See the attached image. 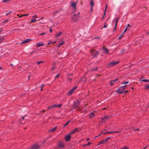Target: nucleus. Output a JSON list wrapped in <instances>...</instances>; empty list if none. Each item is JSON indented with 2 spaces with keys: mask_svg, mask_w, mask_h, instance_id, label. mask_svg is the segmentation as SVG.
I'll list each match as a JSON object with an SVG mask.
<instances>
[{
  "mask_svg": "<svg viewBox=\"0 0 149 149\" xmlns=\"http://www.w3.org/2000/svg\"><path fill=\"white\" fill-rule=\"evenodd\" d=\"M11 13V11H10L9 13H8L6 14V15H8L9 14H10V13Z\"/></svg>",
  "mask_w": 149,
  "mask_h": 149,
  "instance_id": "052dcab7",
  "label": "nucleus"
},
{
  "mask_svg": "<svg viewBox=\"0 0 149 149\" xmlns=\"http://www.w3.org/2000/svg\"><path fill=\"white\" fill-rule=\"evenodd\" d=\"M73 75V74H70L68 75V77H69V76H72Z\"/></svg>",
  "mask_w": 149,
  "mask_h": 149,
  "instance_id": "0e129e2a",
  "label": "nucleus"
},
{
  "mask_svg": "<svg viewBox=\"0 0 149 149\" xmlns=\"http://www.w3.org/2000/svg\"><path fill=\"white\" fill-rule=\"evenodd\" d=\"M89 139V138H87L86 139V141H88Z\"/></svg>",
  "mask_w": 149,
  "mask_h": 149,
  "instance_id": "69168bd1",
  "label": "nucleus"
},
{
  "mask_svg": "<svg viewBox=\"0 0 149 149\" xmlns=\"http://www.w3.org/2000/svg\"><path fill=\"white\" fill-rule=\"evenodd\" d=\"M76 88L77 87H74L71 90L67 93V95H71Z\"/></svg>",
  "mask_w": 149,
  "mask_h": 149,
  "instance_id": "0eeeda50",
  "label": "nucleus"
},
{
  "mask_svg": "<svg viewBox=\"0 0 149 149\" xmlns=\"http://www.w3.org/2000/svg\"><path fill=\"white\" fill-rule=\"evenodd\" d=\"M102 134V132L100 134H99V135L97 136H96L95 138H97V137H98L99 136H100Z\"/></svg>",
  "mask_w": 149,
  "mask_h": 149,
  "instance_id": "3c124183",
  "label": "nucleus"
},
{
  "mask_svg": "<svg viewBox=\"0 0 149 149\" xmlns=\"http://www.w3.org/2000/svg\"><path fill=\"white\" fill-rule=\"evenodd\" d=\"M67 80L69 81H70L72 80V79L71 78H70L69 77H68Z\"/></svg>",
  "mask_w": 149,
  "mask_h": 149,
  "instance_id": "c9c22d12",
  "label": "nucleus"
},
{
  "mask_svg": "<svg viewBox=\"0 0 149 149\" xmlns=\"http://www.w3.org/2000/svg\"><path fill=\"white\" fill-rule=\"evenodd\" d=\"M111 118V116H105L104 118H101V123H104V122L106 121V120L110 119Z\"/></svg>",
  "mask_w": 149,
  "mask_h": 149,
  "instance_id": "f257e3e1",
  "label": "nucleus"
},
{
  "mask_svg": "<svg viewBox=\"0 0 149 149\" xmlns=\"http://www.w3.org/2000/svg\"><path fill=\"white\" fill-rule=\"evenodd\" d=\"M107 133H108V134H113L114 133L113 132H107Z\"/></svg>",
  "mask_w": 149,
  "mask_h": 149,
  "instance_id": "37998d69",
  "label": "nucleus"
},
{
  "mask_svg": "<svg viewBox=\"0 0 149 149\" xmlns=\"http://www.w3.org/2000/svg\"><path fill=\"white\" fill-rule=\"evenodd\" d=\"M127 28H126V29H125V30L124 31V32H123V34H124V33H125V32L126 31H127Z\"/></svg>",
  "mask_w": 149,
  "mask_h": 149,
  "instance_id": "8fccbe9b",
  "label": "nucleus"
},
{
  "mask_svg": "<svg viewBox=\"0 0 149 149\" xmlns=\"http://www.w3.org/2000/svg\"><path fill=\"white\" fill-rule=\"evenodd\" d=\"M52 43V41H50L49 42L48 44H47V45H49L50 44H51V43Z\"/></svg>",
  "mask_w": 149,
  "mask_h": 149,
  "instance_id": "09e8293b",
  "label": "nucleus"
},
{
  "mask_svg": "<svg viewBox=\"0 0 149 149\" xmlns=\"http://www.w3.org/2000/svg\"><path fill=\"white\" fill-rule=\"evenodd\" d=\"M70 121L69 120V121H68V122H67L65 124H64V125H63L64 127H66L67 126V125L69 124V123L70 122Z\"/></svg>",
  "mask_w": 149,
  "mask_h": 149,
  "instance_id": "b1692460",
  "label": "nucleus"
},
{
  "mask_svg": "<svg viewBox=\"0 0 149 149\" xmlns=\"http://www.w3.org/2000/svg\"><path fill=\"white\" fill-rule=\"evenodd\" d=\"M129 81H125V82L123 83H122V84H127L128 83Z\"/></svg>",
  "mask_w": 149,
  "mask_h": 149,
  "instance_id": "c03bdc74",
  "label": "nucleus"
},
{
  "mask_svg": "<svg viewBox=\"0 0 149 149\" xmlns=\"http://www.w3.org/2000/svg\"><path fill=\"white\" fill-rule=\"evenodd\" d=\"M118 80V79L117 78H116L115 79L112 80L110 81V85L111 86H112L114 82H115L116 81Z\"/></svg>",
  "mask_w": 149,
  "mask_h": 149,
  "instance_id": "4468645a",
  "label": "nucleus"
},
{
  "mask_svg": "<svg viewBox=\"0 0 149 149\" xmlns=\"http://www.w3.org/2000/svg\"><path fill=\"white\" fill-rule=\"evenodd\" d=\"M53 30L51 29V28L50 29L49 31L50 32H51Z\"/></svg>",
  "mask_w": 149,
  "mask_h": 149,
  "instance_id": "e2e57ef3",
  "label": "nucleus"
},
{
  "mask_svg": "<svg viewBox=\"0 0 149 149\" xmlns=\"http://www.w3.org/2000/svg\"><path fill=\"white\" fill-rule=\"evenodd\" d=\"M45 33H41L39 35H44V34Z\"/></svg>",
  "mask_w": 149,
  "mask_h": 149,
  "instance_id": "13d9d810",
  "label": "nucleus"
},
{
  "mask_svg": "<svg viewBox=\"0 0 149 149\" xmlns=\"http://www.w3.org/2000/svg\"><path fill=\"white\" fill-rule=\"evenodd\" d=\"M89 117L90 118H93L95 115V114L93 112H92L89 114Z\"/></svg>",
  "mask_w": 149,
  "mask_h": 149,
  "instance_id": "9b49d317",
  "label": "nucleus"
},
{
  "mask_svg": "<svg viewBox=\"0 0 149 149\" xmlns=\"http://www.w3.org/2000/svg\"><path fill=\"white\" fill-rule=\"evenodd\" d=\"M133 130L134 131H136L139 130V128H137V129H133Z\"/></svg>",
  "mask_w": 149,
  "mask_h": 149,
  "instance_id": "ea45409f",
  "label": "nucleus"
},
{
  "mask_svg": "<svg viewBox=\"0 0 149 149\" xmlns=\"http://www.w3.org/2000/svg\"><path fill=\"white\" fill-rule=\"evenodd\" d=\"M91 144V143H90L89 142H88V143L87 144L85 145H84V146H86L89 145H90Z\"/></svg>",
  "mask_w": 149,
  "mask_h": 149,
  "instance_id": "49530a36",
  "label": "nucleus"
},
{
  "mask_svg": "<svg viewBox=\"0 0 149 149\" xmlns=\"http://www.w3.org/2000/svg\"><path fill=\"white\" fill-rule=\"evenodd\" d=\"M99 38H100V37L98 36H96L95 38H96V39H98Z\"/></svg>",
  "mask_w": 149,
  "mask_h": 149,
  "instance_id": "680f3d73",
  "label": "nucleus"
},
{
  "mask_svg": "<svg viewBox=\"0 0 149 149\" xmlns=\"http://www.w3.org/2000/svg\"><path fill=\"white\" fill-rule=\"evenodd\" d=\"M40 148V146L38 144H36L34 145L32 148V149H38Z\"/></svg>",
  "mask_w": 149,
  "mask_h": 149,
  "instance_id": "9d476101",
  "label": "nucleus"
},
{
  "mask_svg": "<svg viewBox=\"0 0 149 149\" xmlns=\"http://www.w3.org/2000/svg\"><path fill=\"white\" fill-rule=\"evenodd\" d=\"M118 63L119 62L118 61L116 62L114 61H112L108 64L107 67L108 68H109L116 65H117Z\"/></svg>",
  "mask_w": 149,
  "mask_h": 149,
  "instance_id": "f03ea898",
  "label": "nucleus"
},
{
  "mask_svg": "<svg viewBox=\"0 0 149 149\" xmlns=\"http://www.w3.org/2000/svg\"><path fill=\"white\" fill-rule=\"evenodd\" d=\"M58 147L61 148H63L64 147V145L61 142H60Z\"/></svg>",
  "mask_w": 149,
  "mask_h": 149,
  "instance_id": "dca6fc26",
  "label": "nucleus"
},
{
  "mask_svg": "<svg viewBox=\"0 0 149 149\" xmlns=\"http://www.w3.org/2000/svg\"><path fill=\"white\" fill-rule=\"evenodd\" d=\"M45 86V84H42L41 85V86H40V88H42L43 87Z\"/></svg>",
  "mask_w": 149,
  "mask_h": 149,
  "instance_id": "79ce46f5",
  "label": "nucleus"
},
{
  "mask_svg": "<svg viewBox=\"0 0 149 149\" xmlns=\"http://www.w3.org/2000/svg\"><path fill=\"white\" fill-rule=\"evenodd\" d=\"M71 134H70V133L69 134L65 136V139L66 141H68L70 140L71 138V136H70Z\"/></svg>",
  "mask_w": 149,
  "mask_h": 149,
  "instance_id": "6e6552de",
  "label": "nucleus"
},
{
  "mask_svg": "<svg viewBox=\"0 0 149 149\" xmlns=\"http://www.w3.org/2000/svg\"><path fill=\"white\" fill-rule=\"evenodd\" d=\"M37 47H40V46H43L44 45V44L42 43H38L36 44Z\"/></svg>",
  "mask_w": 149,
  "mask_h": 149,
  "instance_id": "a211bd4d",
  "label": "nucleus"
},
{
  "mask_svg": "<svg viewBox=\"0 0 149 149\" xmlns=\"http://www.w3.org/2000/svg\"><path fill=\"white\" fill-rule=\"evenodd\" d=\"M129 27H130V26L129 24H128L126 26V28L128 29Z\"/></svg>",
  "mask_w": 149,
  "mask_h": 149,
  "instance_id": "4c0bfd02",
  "label": "nucleus"
},
{
  "mask_svg": "<svg viewBox=\"0 0 149 149\" xmlns=\"http://www.w3.org/2000/svg\"><path fill=\"white\" fill-rule=\"evenodd\" d=\"M141 81L146 82H149V79H142L141 80Z\"/></svg>",
  "mask_w": 149,
  "mask_h": 149,
  "instance_id": "bb28decb",
  "label": "nucleus"
},
{
  "mask_svg": "<svg viewBox=\"0 0 149 149\" xmlns=\"http://www.w3.org/2000/svg\"><path fill=\"white\" fill-rule=\"evenodd\" d=\"M58 11H56L55 12H54V15L56 14L57 13H58Z\"/></svg>",
  "mask_w": 149,
  "mask_h": 149,
  "instance_id": "4d7b16f0",
  "label": "nucleus"
},
{
  "mask_svg": "<svg viewBox=\"0 0 149 149\" xmlns=\"http://www.w3.org/2000/svg\"><path fill=\"white\" fill-rule=\"evenodd\" d=\"M62 34V32H59L58 33L56 34V37H57L58 36H60Z\"/></svg>",
  "mask_w": 149,
  "mask_h": 149,
  "instance_id": "6ab92c4d",
  "label": "nucleus"
},
{
  "mask_svg": "<svg viewBox=\"0 0 149 149\" xmlns=\"http://www.w3.org/2000/svg\"><path fill=\"white\" fill-rule=\"evenodd\" d=\"M128 148L127 147H126L125 146H124L122 148H120V149H128Z\"/></svg>",
  "mask_w": 149,
  "mask_h": 149,
  "instance_id": "473e14b6",
  "label": "nucleus"
},
{
  "mask_svg": "<svg viewBox=\"0 0 149 149\" xmlns=\"http://www.w3.org/2000/svg\"><path fill=\"white\" fill-rule=\"evenodd\" d=\"M116 26H115V28H114L113 29V30L114 31H115V30H116Z\"/></svg>",
  "mask_w": 149,
  "mask_h": 149,
  "instance_id": "338daca9",
  "label": "nucleus"
},
{
  "mask_svg": "<svg viewBox=\"0 0 149 149\" xmlns=\"http://www.w3.org/2000/svg\"><path fill=\"white\" fill-rule=\"evenodd\" d=\"M79 105V102L77 100L75 102H74V106L73 109H75L76 107H78Z\"/></svg>",
  "mask_w": 149,
  "mask_h": 149,
  "instance_id": "1a4fd4ad",
  "label": "nucleus"
},
{
  "mask_svg": "<svg viewBox=\"0 0 149 149\" xmlns=\"http://www.w3.org/2000/svg\"><path fill=\"white\" fill-rule=\"evenodd\" d=\"M145 89H149V85H146L145 86Z\"/></svg>",
  "mask_w": 149,
  "mask_h": 149,
  "instance_id": "f704fd0d",
  "label": "nucleus"
},
{
  "mask_svg": "<svg viewBox=\"0 0 149 149\" xmlns=\"http://www.w3.org/2000/svg\"><path fill=\"white\" fill-rule=\"evenodd\" d=\"M116 92H118V93L120 94L123 93V90H117L116 91Z\"/></svg>",
  "mask_w": 149,
  "mask_h": 149,
  "instance_id": "5701e85b",
  "label": "nucleus"
},
{
  "mask_svg": "<svg viewBox=\"0 0 149 149\" xmlns=\"http://www.w3.org/2000/svg\"><path fill=\"white\" fill-rule=\"evenodd\" d=\"M121 131H114L113 132H114V133H119Z\"/></svg>",
  "mask_w": 149,
  "mask_h": 149,
  "instance_id": "603ef678",
  "label": "nucleus"
},
{
  "mask_svg": "<svg viewBox=\"0 0 149 149\" xmlns=\"http://www.w3.org/2000/svg\"><path fill=\"white\" fill-rule=\"evenodd\" d=\"M91 52L92 54V55L93 57L96 56L98 54V52L97 51H95L94 50H92Z\"/></svg>",
  "mask_w": 149,
  "mask_h": 149,
  "instance_id": "39448f33",
  "label": "nucleus"
},
{
  "mask_svg": "<svg viewBox=\"0 0 149 149\" xmlns=\"http://www.w3.org/2000/svg\"><path fill=\"white\" fill-rule=\"evenodd\" d=\"M91 10H92V8H93V6L94 5V3H93V2L92 1H91Z\"/></svg>",
  "mask_w": 149,
  "mask_h": 149,
  "instance_id": "cd10ccee",
  "label": "nucleus"
},
{
  "mask_svg": "<svg viewBox=\"0 0 149 149\" xmlns=\"http://www.w3.org/2000/svg\"><path fill=\"white\" fill-rule=\"evenodd\" d=\"M54 107H53V105L49 107H48V110H49L52 109V108H54Z\"/></svg>",
  "mask_w": 149,
  "mask_h": 149,
  "instance_id": "72a5a7b5",
  "label": "nucleus"
},
{
  "mask_svg": "<svg viewBox=\"0 0 149 149\" xmlns=\"http://www.w3.org/2000/svg\"><path fill=\"white\" fill-rule=\"evenodd\" d=\"M59 74H58L55 77V78H57L59 76Z\"/></svg>",
  "mask_w": 149,
  "mask_h": 149,
  "instance_id": "5fc2aeb1",
  "label": "nucleus"
},
{
  "mask_svg": "<svg viewBox=\"0 0 149 149\" xmlns=\"http://www.w3.org/2000/svg\"><path fill=\"white\" fill-rule=\"evenodd\" d=\"M57 129V127H56L54 128H52L51 129L49 130V132H54V131H55Z\"/></svg>",
  "mask_w": 149,
  "mask_h": 149,
  "instance_id": "f3484780",
  "label": "nucleus"
},
{
  "mask_svg": "<svg viewBox=\"0 0 149 149\" xmlns=\"http://www.w3.org/2000/svg\"><path fill=\"white\" fill-rule=\"evenodd\" d=\"M77 3V2H71L70 5L72 8H73L75 10L76 9V4Z\"/></svg>",
  "mask_w": 149,
  "mask_h": 149,
  "instance_id": "423d86ee",
  "label": "nucleus"
},
{
  "mask_svg": "<svg viewBox=\"0 0 149 149\" xmlns=\"http://www.w3.org/2000/svg\"><path fill=\"white\" fill-rule=\"evenodd\" d=\"M79 17V14L77 15H74L72 17V20L74 22H76L77 21Z\"/></svg>",
  "mask_w": 149,
  "mask_h": 149,
  "instance_id": "7ed1b4c3",
  "label": "nucleus"
},
{
  "mask_svg": "<svg viewBox=\"0 0 149 149\" xmlns=\"http://www.w3.org/2000/svg\"><path fill=\"white\" fill-rule=\"evenodd\" d=\"M86 78L83 77L81 78V81H84L86 80Z\"/></svg>",
  "mask_w": 149,
  "mask_h": 149,
  "instance_id": "7c9ffc66",
  "label": "nucleus"
},
{
  "mask_svg": "<svg viewBox=\"0 0 149 149\" xmlns=\"http://www.w3.org/2000/svg\"><path fill=\"white\" fill-rule=\"evenodd\" d=\"M110 137H107L106 139V140L108 142V140L109 139H110Z\"/></svg>",
  "mask_w": 149,
  "mask_h": 149,
  "instance_id": "de8ad7c7",
  "label": "nucleus"
},
{
  "mask_svg": "<svg viewBox=\"0 0 149 149\" xmlns=\"http://www.w3.org/2000/svg\"><path fill=\"white\" fill-rule=\"evenodd\" d=\"M107 4H106V7H105V11H104V16L105 15L106 10L107 8Z\"/></svg>",
  "mask_w": 149,
  "mask_h": 149,
  "instance_id": "c85d7f7f",
  "label": "nucleus"
},
{
  "mask_svg": "<svg viewBox=\"0 0 149 149\" xmlns=\"http://www.w3.org/2000/svg\"><path fill=\"white\" fill-rule=\"evenodd\" d=\"M127 86V85H125V86H122V87H120V89H121V88H125V86Z\"/></svg>",
  "mask_w": 149,
  "mask_h": 149,
  "instance_id": "a18cd8bd",
  "label": "nucleus"
},
{
  "mask_svg": "<svg viewBox=\"0 0 149 149\" xmlns=\"http://www.w3.org/2000/svg\"><path fill=\"white\" fill-rule=\"evenodd\" d=\"M118 18H116L115 19H114L113 21V22H115V26L116 27L117 23L118 21Z\"/></svg>",
  "mask_w": 149,
  "mask_h": 149,
  "instance_id": "2eb2a0df",
  "label": "nucleus"
},
{
  "mask_svg": "<svg viewBox=\"0 0 149 149\" xmlns=\"http://www.w3.org/2000/svg\"><path fill=\"white\" fill-rule=\"evenodd\" d=\"M33 18H36L37 17V16L36 15H34L33 16Z\"/></svg>",
  "mask_w": 149,
  "mask_h": 149,
  "instance_id": "6e6d98bb",
  "label": "nucleus"
},
{
  "mask_svg": "<svg viewBox=\"0 0 149 149\" xmlns=\"http://www.w3.org/2000/svg\"><path fill=\"white\" fill-rule=\"evenodd\" d=\"M62 106V104H60L59 105H53V107H59L60 108Z\"/></svg>",
  "mask_w": 149,
  "mask_h": 149,
  "instance_id": "aec40b11",
  "label": "nucleus"
},
{
  "mask_svg": "<svg viewBox=\"0 0 149 149\" xmlns=\"http://www.w3.org/2000/svg\"><path fill=\"white\" fill-rule=\"evenodd\" d=\"M9 0H3L2 1L5 3H8Z\"/></svg>",
  "mask_w": 149,
  "mask_h": 149,
  "instance_id": "c756f323",
  "label": "nucleus"
},
{
  "mask_svg": "<svg viewBox=\"0 0 149 149\" xmlns=\"http://www.w3.org/2000/svg\"><path fill=\"white\" fill-rule=\"evenodd\" d=\"M3 39H4V38H3V37L0 38V43L3 40Z\"/></svg>",
  "mask_w": 149,
  "mask_h": 149,
  "instance_id": "e433bc0d",
  "label": "nucleus"
},
{
  "mask_svg": "<svg viewBox=\"0 0 149 149\" xmlns=\"http://www.w3.org/2000/svg\"><path fill=\"white\" fill-rule=\"evenodd\" d=\"M64 43V42L63 41H62L61 43H60V46H61L62 45H63Z\"/></svg>",
  "mask_w": 149,
  "mask_h": 149,
  "instance_id": "a19ab883",
  "label": "nucleus"
},
{
  "mask_svg": "<svg viewBox=\"0 0 149 149\" xmlns=\"http://www.w3.org/2000/svg\"><path fill=\"white\" fill-rule=\"evenodd\" d=\"M36 62L38 63V65L40 63H43V62L42 61H40V62H39L38 61H36Z\"/></svg>",
  "mask_w": 149,
  "mask_h": 149,
  "instance_id": "58836bf2",
  "label": "nucleus"
},
{
  "mask_svg": "<svg viewBox=\"0 0 149 149\" xmlns=\"http://www.w3.org/2000/svg\"><path fill=\"white\" fill-rule=\"evenodd\" d=\"M31 40V39H26L24 41H23L21 43H28L29 42V41H30Z\"/></svg>",
  "mask_w": 149,
  "mask_h": 149,
  "instance_id": "ddd939ff",
  "label": "nucleus"
},
{
  "mask_svg": "<svg viewBox=\"0 0 149 149\" xmlns=\"http://www.w3.org/2000/svg\"><path fill=\"white\" fill-rule=\"evenodd\" d=\"M36 21V19H35L33 18L31 20V23H34Z\"/></svg>",
  "mask_w": 149,
  "mask_h": 149,
  "instance_id": "a878e982",
  "label": "nucleus"
},
{
  "mask_svg": "<svg viewBox=\"0 0 149 149\" xmlns=\"http://www.w3.org/2000/svg\"><path fill=\"white\" fill-rule=\"evenodd\" d=\"M124 34L122 33L119 37L118 38L119 39H121L124 37Z\"/></svg>",
  "mask_w": 149,
  "mask_h": 149,
  "instance_id": "393cba45",
  "label": "nucleus"
},
{
  "mask_svg": "<svg viewBox=\"0 0 149 149\" xmlns=\"http://www.w3.org/2000/svg\"><path fill=\"white\" fill-rule=\"evenodd\" d=\"M28 14L23 15V16H27L28 15Z\"/></svg>",
  "mask_w": 149,
  "mask_h": 149,
  "instance_id": "bf43d9fd",
  "label": "nucleus"
},
{
  "mask_svg": "<svg viewBox=\"0 0 149 149\" xmlns=\"http://www.w3.org/2000/svg\"><path fill=\"white\" fill-rule=\"evenodd\" d=\"M116 92H118V93L120 94L123 93V90H117L116 91Z\"/></svg>",
  "mask_w": 149,
  "mask_h": 149,
  "instance_id": "4be33fe9",
  "label": "nucleus"
},
{
  "mask_svg": "<svg viewBox=\"0 0 149 149\" xmlns=\"http://www.w3.org/2000/svg\"><path fill=\"white\" fill-rule=\"evenodd\" d=\"M81 130V127H79L77 128H76L74 129L73 131L71 132H70V134H72L76 132H79Z\"/></svg>",
  "mask_w": 149,
  "mask_h": 149,
  "instance_id": "20e7f679",
  "label": "nucleus"
},
{
  "mask_svg": "<svg viewBox=\"0 0 149 149\" xmlns=\"http://www.w3.org/2000/svg\"><path fill=\"white\" fill-rule=\"evenodd\" d=\"M17 16H18L19 17H23V15L19 16V14L17 15Z\"/></svg>",
  "mask_w": 149,
  "mask_h": 149,
  "instance_id": "864d4df0",
  "label": "nucleus"
},
{
  "mask_svg": "<svg viewBox=\"0 0 149 149\" xmlns=\"http://www.w3.org/2000/svg\"><path fill=\"white\" fill-rule=\"evenodd\" d=\"M103 49H104V52H105L106 53H108V50L107 48H105L104 47H103Z\"/></svg>",
  "mask_w": 149,
  "mask_h": 149,
  "instance_id": "412c9836",
  "label": "nucleus"
},
{
  "mask_svg": "<svg viewBox=\"0 0 149 149\" xmlns=\"http://www.w3.org/2000/svg\"><path fill=\"white\" fill-rule=\"evenodd\" d=\"M108 142L106 140V139L100 141V143H99L98 145H100L102 144H103V143H107Z\"/></svg>",
  "mask_w": 149,
  "mask_h": 149,
  "instance_id": "f8f14e48",
  "label": "nucleus"
},
{
  "mask_svg": "<svg viewBox=\"0 0 149 149\" xmlns=\"http://www.w3.org/2000/svg\"><path fill=\"white\" fill-rule=\"evenodd\" d=\"M108 26V24H107L106 23H104V26H103V28H105L107 27Z\"/></svg>",
  "mask_w": 149,
  "mask_h": 149,
  "instance_id": "2f4dec72",
  "label": "nucleus"
},
{
  "mask_svg": "<svg viewBox=\"0 0 149 149\" xmlns=\"http://www.w3.org/2000/svg\"><path fill=\"white\" fill-rule=\"evenodd\" d=\"M108 134V133H107V132H106L105 133H104V134L105 135V134Z\"/></svg>",
  "mask_w": 149,
  "mask_h": 149,
  "instance_id": "774afa93",
  "label": "nucleus"
}]
</instances>
